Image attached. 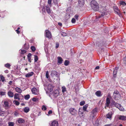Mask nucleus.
I'll return each mask as SVG.
<instances>
[{
	"label": "nucleus",
	"mask_w": 126,
	"mask_h": 126,
	"mask_svg": "<svg viewBox=\"0 0 126 126\" xmlns=\"http://www.w3.org/2000/svg\"><path fill=\"white\" fill-rule=\"evenodd\" d=\"M90 5L94 11H98L99 6L95 0H92L90 3Z\"/></svg>",
	"instance_id": "nucleus-1"
},
{
	"label": "nucleus",
	"mask_w": 126,
	"mask_h": 126,
	"mask_svg": "<svg viewBox=\"0 0 126 126\" xmlns=\"http://www.w3.org/2000/svg\"><path fill=\"white\" fill-rule=\"evenodd\" d=\"M112 97L115 100H117L120 98L121 95L119 92L115 91L114 92Z\"/></svg>",
	"instance_id": "nucleus-2"
},
{
	"label": "nucleus",
	"mask_w": 126,
	"mask_h": 126,
	"mask_svg": "<svg viewBox=\"0 0 126 126\" xmlns=\"http://www.w3.org/2000/svg\"><path fill=\"white\" fill-rule=\"evenodd\" d=\"M9 100H4L3 101H2V102L3 103V106L6 109H8L9 107Z\"/></svg>",
	"instance_id": "nucleus-3"
},
{
	"label": "nucleus",
	"mask_w": 126,
	"mask_h": 126,
	"mask_svg": "<svg viewBox=\"0 0 126 126\" xmlns=\"http://www.w3.org/2000/svg\"><path fill=\"white\" fill-rule=\"evenodd\" d=\"M69 111L71 115L74 116H76L77 113V111L75 108H71L69 109Z\"/></svg>",
	"instance_id": "nucleus-4"
},
{
	"label": "nucleus",
	"mask_w": 126,
	"mask_h": 126,
	"mask_svg": "<svg viewBox=\"0 0 126 126\" xmlns=\"http://www.w3.org/2000/svg\"><path fill=\"white\" fill-rule=\"evenodd\" d=\"M46 36L47 38L50 39L52 37V35L50 32L48 30H46L45 31Z\"/></svg>",
	"instance_id": "nucleus-5"
},
{
	"label": "nucleus",
	"mask_w": 126,
	"mask_h": 126,
	"mask_svg": "<svg viewBox=\"0 0 126 126\" xmlns=\"http://www.w3.org/2000/svg\"><path fill=\"white\" fill-rule=\"evenodd\" d=\"M114 11L118 14L120 17L122 16L121 14L120 13V11L118 9V7H115L114 8Z\"/></svg>",
	"instance_id": "nucleus-6"
},
{
	"label": "nucleus",
	"mask_w": 126,
	"mask_h": 126,
	"mask_svg": "<svg viewBox=\"0 0 126 126\" xmlns=\"http://www.w3.org/2000/svg\"><path fill=\"white\" fill-rule=\"evenodd\" d=\"M32 93L35 95H38L39 94V92L35 88H33L32 89Z\"/></svg>",
	"instance_id": "nucleus-7"
},
{
	"label": "nucleus",
	"mask_w": 126,
	"mask_h": 126,
	"mask_svg": "<svg viewBox=\"0 0 126 126\" xmlns=\"http://www.w3.org/2000/svg\"><path fill=\"white\" fill-rule=\"evenodd\" d=\"M50 126H58L59 124L58 122L56 121H54L50 124Z\"/></svg>",
	"instance_id": "nucleus-8"
},
{
	"label": "nucleus",
	"mask_w": 126,
	"mask_h": 126,
	"mask_svg": "<svg viewBox=\"0 0 126 126\" xmlns=\"http://www.w3.org/2000/svg\"><path fill=\"white\" fill-rule=\"evenodd\" d=\"M110 103V99H109L108 98H107L106 99V103H105L106 106L105 107V109H106L107 107H109Z\"/></svg>",
	"instance_id": "nucleus-9"
},
{
	"label": "nucleus",
	"mask_w": 126,
	"mask_h": 126,
	"mask_svg": "<svg viewBox=\"0 0 126 126\" xmlns=\"http://www.w3.org/2000/svg\"><path fill=\"white\" fill-rule=\"evenodd\" d=\"M118 69V67H117L115 68L114 69L113 71V77L115 78L116 77V75L118 71L117 70Z\"/></svg>",
	"instance_id": "nucleus-10"
},
{
	"label": "nucleus",
	"mask_w": 126,
	"mask_h": 126,
	"mask_svg": "<svg viewBox=\"0 0 126 126\" xmlns=\"http://www.w3.org/2000/svg\"><path fill=\"white\" fill-rule=\"evenodd\" d=\"M112 113L111 112H109L106 115V117L107 118L110 119V120H111L112 119Z\"/></svg>",
	"instance_id": "nucleus-11"
},
{
	"label": "nucleus",
	"mask_w": 126,
	"mask_h": 126,
	"mask_svg": "<svg viewBox=\"0 0 126 126\" xmlns=\"http://www.w3.org/2000/svg\"><path fill=\"white\" fill-rule=\"evenodd\" d=\"M19 94L17 93H16L14 95V99H17L18 101H20V99L19 96Z\"/></svg>",
	"instance_id": "nucleus-12"
},
{
	"label": "nucleus",
	"mask_w": 126,
	"mask_h": 126,
	"mask_svg": "<svg viewBox=\"0 0 126 126\" xmlns=\"http://www.w3.org/2000/svg\"><path fill=\"white\" fill-rule=\"evenodd\" d=\"M118 118L120 120L125 121L126 120V116L122 115H120L119 116Z\"/></svg>",
	"instance_id": "nucleus-13"
},
{
	"label": "nucleus",
	"mask_w": 126,
	"mask_h": 126,
	"mask_svg": "<svg viewBox=\"0 0 126 126\" xmlns=\"http://www.w3.org/2000/svg\"><path fill=\"white\" fill-rule=\"evenodd\" d=\"M53 86L51 84H49L47 86V89L49 91H51L53 90Z\"/></svg>",
	"instance_id": "nucleus-14"
},
{
	"label": "nucleus",
	"mask_w": 126,
	"mask_h": 126,
	"mask_svg": "<svg viewBox=\"0 0 126 126\" xmlns=\"http://www.w3.org/2000/svg\"><path fill=\"white\" fill-rule=\"evenodd\" d=\"M85 0H79V3L80 6H82L84 4Z\"/></svg>",
	"instance_id": "nucleus-15"
},
{
	"label": "nucleus",
	"mask_w": 126,
	"mask_h": 126,
	"mask_svg": "<svg viewBox=\"0 0 126 126\" xmlns=\"http://www.w3.org/2000/svg\"><path fill=\"white\" fill-rule=\"evenodd\" d=\"M46 10L48 14H50L51 13V10L49 6L48 5L46 6Z\"/></svg>",
	"instance_id": "nucleus-16"
},
{
	"label": "nucleus",
	"mask_w": 126,
	"mask_h": 126,
	"mask_svg": "<svg viewBox=\"0 0 126 126\" xmlns=\"http://www.w3.org/2000/svg\"><path fill=\"white\" fill-rule=\"evenodd\" d=\"M15 89L16 92L19 93H21L22 92L21 89L20 88L17 87L15 88Z\"/></svg>",
	"instance_id": "nucleus-17"
},
{
	"label": "nucleus",
	"mask_w": 126,
	"mask_h": 126,
	"mask_svg": "<svg viewBox=\"0 0 126 126\" xmlns=\"http://www.w3.org/2000/svg\"><path fill=\"white\" fill-rule=\"evenodd\" d=\"M83 110L82 109H79V114L80 117H82L83 116Z\"/></svg>",
	"instance_id": "nucleus-18"
},
{
	"label": "nucleus",
	"mask_w": 126,
	"mask_h": 126,
	"mask_svg": "<svg viewBox=\"0 0 126 126\" xmlns=\"http://www.w3.org/2000/svg\"><path fill=\"white\" fill-rule=\"evenodd\" d=\"M58 64H60L62 63L63 60L62 58L60 57H58Z\"/></svg>",
	"instance_id": "nucleus-19"
},
{
	"label": "nucleus",
	"mask_w": 126,
	"mask_h": 126,
	"mask_svg": "<svg viewBox=\"0 0 126 126\" xmlns=\"http://www.w3.org/2000/svg\"><path fill=\"white\" fill-rule=\"evenodd\" d=\"M7 94L9 97H13L14 95L13 93L10 91L8 92Z\"/></svg>",
	"instance_id": "nucleus-20"
},
{
	"label": "nucleus",
	"mask_w": 126,
	"mask_h": 126,
	"mask_svg": "<svg viewBox=\"0 0 126 126\" xmlns=\"http://www.w3.org/2000/svg\"><path fill=\"white\" fill-rule=\"evenodd\" d=\"M59 92L58 90H56L53 93V95L55 97L59 95Z\"/></svg>",
	"instance_id": "nucleus-21"
},
{
	"label": "nucleus",
	"mask_w": 126,
	"mask_h": 126,
	"mask_svg": "<svg viewBox=\"0 0 126 126\" xmlns=\"http://www.w3.org/2000/svg\"><path fill=\"white\" fill-rule=\"evenodd\" d=\"M95 94L97 96L100 97L101 96L102 94H101V92L100 91H97L95 93Z\"/></svg>",
	"instance_id": "nucleus-22"
},
{
	"label": "nucleus",
	"mask_w": 126,
	"mask_h": 126,
	"mask_svg": "<svg viewBox=\"0 0 126 126\" xmlns=\"http://www.w3.org/2000/svg\"><path fill=\"white\" fill-rule=\"evenodd\" d=\"M101 9L103 10L102 12V14H101V16H102L106 14V11L105 9H103V8H101Z\"/></svg>",
	"instance_id": "nucleus-23"
},
{
	"label": "nucleus",
	"mask_w": 126,
	"mask_h": 126,
	"mask_svg": "<svg viewBox=\"0 0 126 126\" xmlns=\"http://www.w3.org/2000/svg\"><path fill=\"white\" fill-rule=\"evenodd\" d=\"M33 74V72H31L26 74L25 76L26 77H29L32 76Z\"/></svg>",
	"instance_id": "nucleus-24"
},
{
	"label": "nucleus",
	"mask_w": 126,
	"mask_h": 126,
	"mask_svg": "<svg viewBox=\"0 0 126 126\" xmlns=\"http://www.w3.org/2000/svg\"><path fill=\"white\" fill-rule=\"evenodd\" d=\"M24 120L23 119L19 118L18 119V122L19 123H22L24 122Z\"/></svg>",
	"instance_id": "nucleus-25"
},
{
	"label": "nucleus",
	"mask_w": 126,
	"mask_h": 126,
	"mask_svg": "<svg viewBox=\"0 0 126 126\" xmlns=\"http://www.w3.org/2000/svg\"><path fill=\"white\" fill-rule=\"evenodd\" d=\"M30 109L28 107H26L23 109V111L26 113H27L29 111Z\"/></svg>",
	"instance_id": "nucleus-26"
},
{
	"label": "nucleus",
	"mask_w": 126,
	"mask_h": 126,
	"mask_svg": "<svg viewBox=\"0 0 126 126\" xmlns=\"http://www.w3.org/2000/svg\"><path fill=\"white\" fill-rule=\"evenodd\" d=\"M57 74V72L55 71H52L51 73V75L52 76Z\"/></svg>",
	"instance_id": "nucleus-27"
},
{
	"label": "nucleus",
	"mask_w": 126,
	"mask_h": 126,
	"mask_svg": "<svg viewBox=\"0 0 126 126\" xmlns=\"http://www.w3.org/2000/svg\"><path fill=\"white\" fill-rule=\"evenodd\" d=\"M97 109L96 108H95L92 110L91 112L92 113H93L95 115H96V113H97Z\"/></svg>",
	"instance_id": "nucleus-28"
},
{
	"label": "nucleus",
	"mask_w": 126,
	"mask_h": 126,
	"mask_svg": "<svg viewBox=\"0 0 126 126\" xmlns=\"http://www.w3.org/2000/svg\"><path fill=\"white\" fill-rule=\"evenodd\" d=\"M13 102L14 104L16 106H18L19 104V102L16 100H14Z\"/></svg>",
	"instance_id": "nucleus-29"
},
{
	"label": "nucleus",
	"mask_w": 126,
	"mask_h": 126,
	"mask_svg": "<svg viewBox=\"0 0 126 126\" xmlns=\"http://www.w3.org/2000/svg\"><path fill=\"white\" fill-rule=\"evenodd\" d=\"M30 97V95L29 94H27L25 95L24 97V98L26 100H28Z\"/></svg>",
	"instance_id": "nucleus-30"
},
{
	"label": "nucleus",
	"mask_w": 126,
	"mask_h": 126,
	"mask_svg": "<svg viewBox=\"0 0 126 126\" xmlns=\"http://www.w3.org/2000/svg\"><path fill=\"white\" fill-rule=\"evenodd\" d=\"M95 115L94 114L92 113L91 112L90 114V118L91 119H93L94 116Z\"/></svg>",
	"instance_id": "nucleus-31"
},
{
	"label": "nucleus",
	"mask_w": 126,
	"mask_h": 126,
	"mask_svg": "<svg viewBox=\"0 0 126 126\" xmlns=\"http://www.w3.org/2000/svg\"><path fill=\"white\" fill-rule=\"evenodd\" d=\"M6 93L5 92H0V95L3 96L6 95Z\"/></svg>",
	"instance_id": "nucleus-32"
},
{
	"label": "nucleus",
	"mask_w": 126,
	"mask_h": 126,
	"mask_svg": "<svg viewBox=\"0 0 126 126\" xmlns=\"http://www.w3.org/2000/svg\"><path fill=\"white\" fill-rule=\"evenodd\" d=\"M118 109L119 110H120L121 111H123L124 110V108L121 106V105H120L119 106V107Z\"/></svg>",
	"instance_id": "nucleus-33"
},
{
	"label": "nucleus",
	"mask_w": 126,
	"mask_h": 126,
	"mask_svg": "<svg viewBox=\"0 0 126 126\" xmlns=\"http://www.w3.org/2000/svg\"><path fill=\"white\" fill-rule=\"evenodd\" d=\"M31 49L32 52L36 50L35 47L34 46H32L31 47Z\"/></svg>",
	"instance_id": "nucleus-34"
},
{
	"label": "nucleus",
	"mask_w": 126,
	"mask_h": 126,
	"mask_svg": "<svg viewBox=\"0 0 126 126\" xmlns=\"http://www.w3.org/2000/svg\"><path fill=\"white\" fill-rule=\"evenodd\" d=\"M87 105H86L83 106V109L84 111H86L87 108L88 107Z\"/></svg>",
	"instance_id": "nucleus-35"
},
{
	"label": "nucleus",
	"mask_w": 126,
	"mask_h": 126,
	"mask_svg": "<svg viewBox=\"0 0 126 126\" xmlns=\"http://www.w3.org/2000/svg\"><path fill=\"white\" fill-rule=\"evenodd\" d=\"M69 62L68 60H65L64 62V64L65 66L69 64Z\"/></svg>",
	"instance_id": "nucleus-36"
},
{
	"label": "nucleus",
	"mask_w": 126,
	"mask_h": 126,
	"mask_svg": "<svg viewBox=\"0 0 126 126\" xmlns=\"http://www.w3.org/2000/svg\"><path fill=\"white\" fill-rule=\"evenodd\" d=\"M38 60V56L36 55H34V62H36Z\"/></svg>",
	"instance_id": "nucleus-37"
},
{
	"label": "nucleus",
	"mask_w": 126,
	"mask_h": 126,
	"mask_svg": "<svg viewBox=\"0 0 126 126\" xmlns=\"http://www.w3.org/2000/svg\"><path fill=\"white\" fill-rule=\"evenodd\" d=\"M0 77L2 81L3 82L5 80V78L2 75H0Z\"/></svg>",
	"instance_id": "nucleus-38"
},
{
	"label": "nucleus",
	"mask_w": 126,
	"mask_h": 126,
	"mask_svg": "<svg viewBox=\"0 0 126 126\" xmlns=\"http://www.w3.org/2000/svg\"><path fill=\"white\" fill-rule=\"evenodd\" d=\"M24 48L26 49H27L29 48V46L28 45H27L25 44L24 45Z\"/></svg>",
	"instance_id": "nucleus-39"
},
{
	"label": "nucleus",
	"mask_w": 126,
	"mask_h": 126,
	"mask_svg": "<svg viewBox=\"0 0 126 126\" xmlns=\"http://www.w3.org/2000/svg\"><path fill=\"white\" fill-rule=\"evenodd\" d=\"M62 91L63 93H64L66 91V89L65 87L63 86L62 87Z\"/></svg>",
	"instance_id": "nucleus-40"
},
{
	"label": "nucleus",
	"mask_w": 126,
	"mask_h": 126,
	"mask_svg": "<svg viewBox=\"0 0 126 126\" xmlns=\"http://www.w3.org/2000/svg\"><path fill=\"white\" fill-rule=\"evenodd\" d=\"M9 126H14V123L13 122H9L8 123Z\"/></svg>",
	"instance_id": "nucleus-41"
},
{
	"label": "nucleus",
	"mask_w": 126,
	"mask_h": 126,
	"mask_svg": "<svg viewBox=\"0 0 126 126\" xmlns=\"http://www.w3.org/2000/svg\"><path fill=\"white\" fill-rule=\"evenodd\" d=\"M27 51L25 50H21V54H23L24 53L26 52Z\"/></svg>",
	"instance_id": "nucleus-42"
},
{
	"label": "nucleus",
	"mask_w": 126,
	"mask_h": 126,
	"mask_svg": "<svg viewBox=\"0 0 126 126\" xmlns=\"http://www.w3.org/2000/svg\"><path fill=\"white\" fill-rule=\"evenodd\" d=\"M61 34V35L63 36H66L67 35V34L66 33L63 32H62Z\"/></svg>",
	"instance_id": "nucleus-43"
},
{
	"label": "nucleus",
	"mask_w": 126,
	"mask_h": 126,
	"mask_svg": "<svg viewBox=\"0 0 126 126\" xmlns=\"http://www.w3.org/2000/svg\"><path fill=\"white\" fill-rule=\"evenodd\" d=\"M107 98H108L110 99H112V97L110 95V94L109 93L108 94Z\"/></svg>",
	"instance_id": "nucleus-44"
},
{
	"label": "nucleus",
	"mask_w": 126,
	"mask_h": 126,
	"mask_svg": "<svg viewBox=\"0 0 126 126\" xmlns=\"http://www.w3.org/2000/svg\"><path fill=\"white\" fill-rule=\"evenodd\" d=\"M120 4L121 5H126V3L124 1H122L121 2Z\"/></svg>",
	"instance_id": "nucleus-45"
},
{
	"label": "nucleus",
	"mask_w": 126,
	"mask_h": 126,
	"mask_svg": "<svg viewBox=\"0 0 126 126\" xmlns=\"http://www.w3.org/2000/svg\"><path fill=\"white\" fill-rule=\"evenodd\" d=\"M5 66L9 68L10 66L11 65L10 64L8 63L5 65Z\"/></svg>",
	"instance_id": "nucleus-46"
},
{
	"label": "nucleus",
	"mask_w": 126,
	"mask_h": 126,
	"mask_svg": "<svg viewBox=\"0 0 126 126\" xmlns=\"http://www.w3.org/2000/svg\"><path fill=\"white\" fill-rule=\"evenodd\" d=\"M46 78L47 79H48L49 78V75H48V72L47 71L46 72Z\"/></svg>",
	"instance_id": "nucleus-47"
},
{
	"label": "nucleus",
	"mask_w": 126,
	"mask_h": 126,
	"mask_svg": "<svg viewBox=\"0 0 126 126\" xmlns=\"http://www.w3.org/2000/svg\"><path fill=\"white\" fill-rule=\"evenodd\" d=\"M85 104V102L84 101H82L80 103V105L81 106Z\"/></svg>",
	"instance_id": "nucleus-48"
},
{
	"label": "nucleus",
	"mask_w": 126,
	"mask_h": 126,
	"mask_svg": "<svg viewBox=\"0 0 126 126\" xmlns=\"http://www.w3.org/2000/svg\"><path fill=\"white\" fill-rule=\"evenodd\" d=\"M76 22L75 19L74 18H73L71 20V22L72 23H74Z\"/></svg>",
	"instance_id": "nucleus-49"
},
{
	"label": "nucleus",
	"mask_w": 126,
	"mask_h": 126,
	"mask_svg": "<svg viewBox=\"0 0 126 126\" xmlns=\"http://www.w3.org/2000/svg\"><path fill=\"white\" fill-rule=\"evenodd\" d=\"M121 104L117 103L114 106L118 108L119 107Z\"/></svg>",
	"instance_id": "nucleus-50"
},
{
	"label": "nucleus",
	"mask_w": 126,
	"mask_h": 126,
	"mask_svg": "<svg viewBox=\"0 0 126 126\" xmlns=\"http://www.w3.org/2000/svg\"><path fill=\"white\" fill-rule=\"evenodd\" d=\"M42 109L43 110H45L47 109V108L45 106H42Z\"/></svg>",
	"instance_id": "nucleus-51"
},
{
	"label": "nucleus",
	"mask_w": 126,
	"mask_h": 126,
	"mask_svg": "<svg viewBox=\"0 0 126 126\" xmlns=\"http://www.w3.org/2000/svg\"><path fill=\"white\" fill-rule=\"evenodd\" d=\"M117 103H116L114 101H113L111 103V104L112 105H114V106Z\"/></svg>",
	"instance_id": "nucleus-52"
},
{
	"label": "nucleus",
	"mask_w": 126,
	"mask_h": 126,
	"mask_svg": "<svg viewBox=\"0 0 126 126\" xmlns=\"http://www.w3.org/2000/svg\"><path fill=\"white\" fill-rule=\"evenodd\" d=\"M58 0H53L54 3L55 4L57 3Z\"/></svg>",
	"instance_id": "nucleus-53"
},
{
	"label": "nucleus",
	"mask_w": 126,
	"mask_h": 126,
	"mask_svg": "<svg viewBox=\"0 0 126 126\" xmlns=\"http://www.w3.org/2000/svg\"><path fill=\"white\" fill-rule=\"evenodd\" d=\"M79 16L77 15H76L75 16V17L77 20H78Z\"/></svg>",
	"instance_id": "nucleus-54"
},
{
	"label": "nucleus",
	"mask_w": 126,
	"mask_h": 126,
	"mask_svg": "<svg viewBox=\"0 0 126 126\" xmlns=\"http://www.w3.org/2000/svg\"><path fill=\"white\" fill-rule=\"evenodd\" d=\"M124 62L125 64L126 65V57L124 58Z\"/></svg>",
	"instance_id": "nucleus-55"
},
{
	"label": "nucleus",
	"mask_w": 126,
	"mask_h": 126,
	"mask_svg": "<svg viewBox=\"0 0 126 126\" xmlns=\"http://www.w3.org/2000/svg\"><path fill=\"white\" fill-rule=\"evenodd\" d=\"M59 44L58 43H57L56 44V48H57L59 47Z\"/></svg>",
	"instance_id": "nucleus-56"
},
{
	"label": "nucleus",
	"mask_w": 126,
	"mask_h": 126,
	"mask_svg": "<svg viewBox=\"0 0 126 126\" xmlns=\"http://www.w3.org/2000/svg\"><path fill=\"white\" fill-rule=\"evenodd\" d=\"M52 0H48V3L50 5L51 4V1Z\"/></svg>",
	"instance_id": "nucleus-57"
},
{
	"label": "nucleus",
	"mask_w": 126,
	"mask_h": 126,
	"mask_svg": "<svg viewBox=\"0 0 126 126\" xmlns=\"http://www.w3.org/2000/svg\"><path fill=\"white\" fill-rule=\"evenodd\" d=\"M52 110H49L48 112V114H50L52 113Z\"/></svg>",
	"instance_id": "nucleus-58"
},
{
	"label": "nucleus",
	"mask_w": 126,
	"mask_h": 126,
	"mask_svg": "<svg viewBox=\"0 0 126 126\" xmlns=\"http://www.w3.org/2000/svg\"><path fill=\"white\" fill-rule=\"evenodd\" d=\"M18 114V113L17 111H15L14 113V115L15 116H17Z\"/></svg>",
	"instance_id": "nucleus-59"
},
{
	"label": "nucleus",
	"mask_w": 126,
	"mask_h": 126,
	"mask_svg": "<svg viewBox=\"0 0 126 126\" xmlns=\"http://www.w3.org/2000/svg\"><path fill=\"white\" fill-rule=\"evenodd\" d=\"M31 55H32V54L31 53H29L28 55H27L28 57L31 58Z\"/></svg>",
	"instance_id": "nucleus-60"
},
{
	"label": "nucleus",
	"mask_w": 126,
	"mask_h": 126,
	"mask_svg": "<svg viewBox=\"0 0 126 126\" xmlns=\"http://www.w3.org/2000/svg\"><path fill=\"white\" fill-rule=\"evenodd\" d=\"M37 100V99L36 98H33L32 99V100L34 102L36 101Z\"/></svg>",
	"instance_id": "nucleus-61"
},
{
	"label": "nucleus",
	"mask_w": 126,
	"mask_h": 126,
	"mask_svg": "<svg viewBox=\"0 0 126 126\" xmlns=\"http://www.w3.org/2000/svg\"><path fill=\"white\" fill-rule=\"evenodd\" d=\"M123 13L126 16V10H123Z\"/></svg>",
	"instance_id": "nucleus-62"
},
{
	"label": "nucleus",
	"mask_w": 126,
	"mask_h": 126,
	"mask_svg": "<svg viewBox=\"0 0 126 126\" xmlns=\"http://www.w3.org/2000/svg\"><path fill=\"white\" fill-rule=\"evenodd\" d=\"M12 81H10L8 83L10 85H11L12 84Z\"/></svg>",
	"instance_id": "nucleus-63"
},
{
	"label": "nucleus",
	"mask_w": 126,
	"mask_h": 126,
	"mask_svg": "<svg viewBox=\"0 0 126 126\" xmlns=\"http://www.w3.org/2000/svg\"><path fill=\"white\" fill-rule=\"evenodd\" d=\"M16 32L18 34L20 32V31H19L18 30H16Z\"/></svg>",
	"instance_id": "nucleus-64"
}]
</instances>
